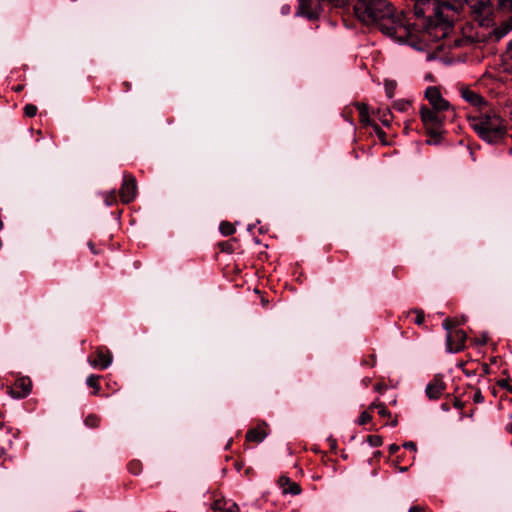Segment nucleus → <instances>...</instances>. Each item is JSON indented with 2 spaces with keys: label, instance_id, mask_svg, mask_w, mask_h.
Wrapping results in <instances>:
<instances>
[{
  "label": "nucleus",
  "instance_id": "obj_39",
  "mask_svg": "<svg viewBox=\"0 0 512 512\" xmlns=\"http://www.w3.org/2000/svg\"><path fill=\"white\" fill-rule=\"evenodd\" d=\"M386 92L389 97H392V88L386 87Z\"/></svg>",
  "mask_w": 512,
  "mask_h": 512
},
{
  "label": "nucleus",
  "instance_id": "obj_7",
  "mask_svg": "<svg viewBox=\"0 0 512 512\" xmlns=\"http://www.w3.org/2000/svg\"><path fill=\"white\" fill-rule=\"evenodd\" d=\"M32 390V381L28 376L18 377L12 385L6 386V392L15 399L26 398Z\"/></svg>",
  "mask_w": 512,
  "mask_h": 512
},
{
  "label": "nucleus",
  "instance_id": "obj_42",
  "mask_svg": "<svg viewBox=\"0 0 512 512\" xmlns=\"http://www.w3.org/2000/svg\"><path fill=\"white\" fill-rule=\"evenodd\" d=\"M507 431L512 434V423L507 425L506 427Z\"/></svg>",
  "mask_w": 512,
  "mask_h": 512
},
{
  "label": "nucleus",
  "instance_id": "obj_28",
  "mask_svg": "<svg viewBox=\"0 0 512 512\" xmlns=\"http://www.w3.org/2000/svg\"><path fill=\"white\" fill-rule=\"evenodd\" d=\"M411 106L409 101H399L394 104V108L400 112L407 111Z\"/></svg>",
  "mask_w": 512,
  "mask_h": 512
},
{
  "label": "nucleus",
  "instance_id": "obj_41",
  "mask_svg": "<svg viewBox=\"0 0 512 512\" xmlns=\"http://www.w3.org/2000/svg\"><path fill=\"white\" fill-rule=\"evenodd\" d=\"M442 409H443L444 411H448V410H449V405H448V404L443 403V404H442Z\"/></svg>",
  "mask_w": 512,
  "mask_h": 512
},
{
  "label": "nucleus",
  "instance_id": "obj_4",
  "mask_svg": "<svg viewBox=\"0 0 512 512\" xmlns=\"http://www.w3.org/2000/svg\"><path fill=\"white\" fill-rule=\"evenodd\" d=\"M420 117L426 134L434 138V143H437L438 139L444 133L445 117L443 116V112L430 109L423 105L420 109Z\"/></svg>",
  "mask_w": 512,
  "mask_h": 512
},
{
  "label": "nucleus",
  "instance_id": "obj_16",
  "mask_svg": "<svg viewBox=\"0 0 512 512\" xmlns=\"http://www.w3.org/2000/svg\"><path fill=\"white\" fill-rule=\"evenodd\" d=\"M356 108L359 113V120L364 125H373L374 123L371 122L369 117V108L368 105L364 103H358L356 104Z\"/></svg>",
  "mask_w": 512,
  "mask_h": 512
},
{
  "label": "nucleus",
  "instance_id": "obj_15",
  "mask_svg": "<svg viewBox=\"0 0 512 512\" xmlns=\"http://www.w3.org/2000/svg\"><path fill=\"white\" fill-rule=\"evenodd\" d=\"M267 436V431L265 427L258 426L252 429H249L246 433V441L261 443Z\"/></svg>",
  "mask_w": 512,
  "mask_h": 512
},
{
  "label": "nucleus",
  "instance_id": "obj_23",
  "mask_svg": "<svg viewBox=\"0 0 512 512\" xmlns=\"http://www.w3.org/2000/svg\"><path fill=\"white\" fill-rule=\"evenodd\" d=\"M367 442L370 444V446L372 447H379L382 445L383 443V440H382V437L378 436V435H369L367 437Z\"/></svg>",
  "mask_w": 512,
  "mask_h": 512
},
{
  "label": "nucleus",
  "instance_id": "obj_21",
  "mask_svg": "<svg viewBox=\"0 0 512 512\" xmlns=\"http://www.w3.org/2000/svg\"><path fill=\"white\" fill-rule=\"evenodd\" d=\"M128 470L133 475H138L142 471V463L138 460H133L128 464Z\"/></svg>",
  "mask_w": 512,
  "mask_h": 512
},
{
  "label": "nucleus",
  "instance_id": "obj_26",
  "mask_svg": "<svg viewBox=\"0 0 512 512\" xmlns=\"http://www.w3.org/2000/svg\"><path fill=\"white\" fill-rule=\"evenodd\" d=\"M503 60L512 67V41L509 43L507 50L503 54Z\"/></svg>",
  "mask_w": 512,
  "mask_h": 512
},
{
  "label": "nucleus",
  "instance_id": "obj_14",
  "mask_svg": "<svg viewBox=\"0 0 512 512\" xmlns=\"http://www.w3.org/2000/svg\"><path fill=\"white\" fill-rule=\"evenodd\" d=\"M512 30V16L502 20L492 31L495 40H500Z\"/></svg>",
  "mask_w": 512,
  "mask_h": 512
},
{
  "label": "nucleus",
  "instance_id": "obj_24",
  "mask_svg": "<svg viewBox=\"0 0 512 512\" xmlns=\"http://www.w3.org/2000/svg\"><path fill=\"white\" fill-rule=\"evenodd\" d=\"M37 106L34 104H26L24 107L25 116L32 118L37 114Z\"/></svg>",
  "mask_w": 512,
  "mask_h": 512
},
{
  "label": "nucleus",
  "instance_id": "obj_6",
  "mask_svg": "<svg viewBox=\"0 0 512 512\" xmlns=\"http://www.w3.org/2000/svg\"><path fill=\"white\" fill-rule=\"evenodd\" d=\"M88 363L94 369L105 370L113 361V355L111 351L105 346H98L95 351L88 356Z\"/></svg>",
  "mask_w": 512,
  "mask_h": 512
},
{
  "label": "nucleus",
  "instance_id": "obj_20",
  "mask_svg": "<svg viewBox=\"0 0 512 512\" xmlns=\"http://www.w3.org/2000/svg\"><path fill=\"white\" fill-rule=\"evenodd\" d=\"M100 417L95 415V414H89L85 420H84V423L87 427H90V428H96L99 426L100 424Z\"/></svg>",
  "mask_w": 512,
  "mask_h": 512
},
{
  "label": "nucleus",
  "instance_id": "obj_44",
  "mask_svg": "<svg viewBox=\"0 0 512 512\" xmlns=\"http://www.w3.org/2000/svg\"><path fill=\"white\" fill-rule=\"evenodd\" d=\"M375 389H376L377 391H381V389H382V388H381V386H380V385H376Z\"/></svg>",
  "mask_w": 512,
  "mask_h": 512
},
{
  "label": "nucleus",
  "instance_id": "obj_10",
  "mask_svg": "<svg viewBox=\"0 0 512 512\" xmlns=\"http://www.w3.org/2000/svg\"><path fill=\"white\" fill-rule=\"evenodd\" d=\"M461 97L470 105L482 110L487 106V101L476 91L470 89L468 86L462 85L459 88Z\"/></svg>",
  "mask_w": 512,
  "mask_h": 512
},
{
  "label": "nucleus",
  "instance_id": "obj_11",
  "mask_svg": "<svg viewBox=\"0 0 512 512\" xmlns=\"http://www.w3.org/2000/svg\"><path fill=\"white\" fill-rule=\"evenodd\" d=\"M446 390V384L440 375H435L434 378L427 384L425 392L429 399L436 400L441 397Z\"/></svg>",
  "mask_w": 512,
  "mask_h": 512
},
{
  "label": "nucleus",
  "instance_id": "obj_25",
  "mask_svg": "<svg viewBox=\"0 0 512 512\" xmlns=\"http://www.w3.org/2000/svg\"><path fill=\"white\" fill-rule=\"evenodd\" d=\"M412 315H415V319H414V322L417 324V325H422L424 323V313L423 311L421 310H418V309H415V310H412L410 312Z\"/></svg>",
  "mask_w": 512,
  "mask_h": 512
},
{
  "label": "nucleus",
  "instance_id": "obj_5",
  "mask_svg": "<svg viewBox=\"0 0 512 512\" xmlns=\"http://www.w3.org/2000/svg\"><path fill=\"white\" fill-rule=\"evenodd\" d=\"M458 325H460L459 321L452 318H446L442 323L443 328L447 331V351L451 353H458L465 348L466 333L461 329H453Z\"/></svg>",
  "mask_w": 512,
  "mask_h": 512
},
{
  "label": "nucleus",
  "instance_id": "obj_43",
  "mask_svg": "<svg viewBox=\"0 0 512 512\" xmlns=\"http://www.w3.org/2000/svg\"><path fill=\"white\" fill-rule=\"evenodd\" d=\"M89 247H90V249H91V251H92L93 253H96V251L94 250V245H93V243H92V242H89Z\"/></svg>",
  "mask_w": 512,
  "mask_h": 512
},
{
  "label": "nucleus",
  "instance_id": "obj_37",
  "mask_svg": "<svg viewBox=\"0 0 512 512\" xmlns=\"http://www.w3.org/2000/svg\"><path fill=\"white\" fill-rule=\"evenodd\" d=\"M399 446L397 444H391L389 446V452L390 454H395L399 450Z\"/></svg>",
  "mask_w": 512,
  "mask_h": 512
},
{
  "label": "nucleus",
  "instance_id": "obj_40",
  "mask_svg": "<svg viewBox=\"0 0 512 512\" xmlns=\"http://www.w3.org/2000/svg\"><path fill=\"white\" fill-rule=\"evenodd\" d=\"M398 424V421L396 418H394L391 422H390V425L395 427L396 425Z\"/></svg>",
  "mask_w": 512,
  "mask_h": 512
},
{
  "label": "nucleus",
  "instance_id": "obj_1",
  "mask_svg": "<svg viewBox=\"0 0 512 512\" xmlns=\"http://www.w3.org/2000/svg\"><path fill=\"white\" fill-rule=\"evenodd\" d=\"M414 13L417 17H426L427 26L441 27L446 31L451 28L458 10L468 6L474 19L480 25H488V16L492 13L491 0H413Z\"/></svg>",
  "mask_w": 512,
  "mask_h": 512
},
{
  "label": "nucleus",
  "instance_id": "obj_9",
  "mask_svg": "<svg viewBox=\"0 0 512 512\" xmlns=\"http://www.w3.org/2000/svg\"><path fill=\"white\" fill-rule=\"evenodd\" d=\"M137 194L136 178L131 174H124L119 195L123 203L132 202Z\"/></svg>",
  "mask_w": 512,
  "mask_h": 512
},
{
  "label": "nucleus",
  "instance_id": "obj_33",
  "mask_svg": "<svg viewBox=\"0 0 512 512\" xmlns=\"http://www.w3.org/2000/svg\"><path fill=\"white\" fill-rule=\"evenodd\" d=\"M403 447L407 450H410L412 452H416L417 448H416V444L412 441H409V442H406L403 444Z\"/></svg>",
  "mask_w": 512,
  "mask_h": 512
},
{
  "label": "nucleus",
  "instance_id": "obj_27",
  "mask_svg": "<svg viewBox=\"0 0 512 512\" xmlns=\"http://www.w3.org/2000/svg\"><path fill=\"white\" fill-rule=\"evenodd\" d=\"M499 9L503 11L512 10V0H497Z\"/></svg>",
  "mask_w": 512,
  "mask_h": 512
},
{
  "label": "nucleus",
  "instance_id": "obj_38",
  "mask_svg": "<svg viewBox=\"0 0 512 512\" xmlns=\"http://www.w3.org/2000/svg\"><path fill=\"white\" fill-rule=\"evenodd\" d=\"M14 91L16 92H20L22 89H23V86L22 85H17L16 87L13 88Z\"/></svg>",
  "mask_w": 512,
  "mask_h": 512
},
{
  "label": "nucleus",
  "instance_id": "obj_3",
  "mask_svg": "<svg viewBox=\"0 0 512 512\" xmlns=\"http://www.w3.org/2000/svg\"><path fill=\"white\" fill-rule=\"evenodd\" d=\"M469 123L477 135L489 144L500 142L507 134L504 121L495 114L485 113L469 117Z\"/></svg>",
  "mask_w": 512,
  "mask_h": 512
},
{
  "label": "nucleus",
  "instance_id": "obj_17",
  "mask_svg": "<svg viewBox=\"0 0 512 512\" xmlns=\"http://www.w3.org/2000/svg\"><path fill=\"white\" fill-rule=\"evenodd\" d=\"M100 379L101 376L96 374H91L86 379L87 386L93 389L92 394L95 396H98L101 390Z\"/></svg>",
  "mask_w": 512,
  "mask_h": 512
},
{
  "label": "nucleus",
  "instance_id": "obj_19",
  "mask_svg": "<svg viewBox=\"0 0 512 512\" xmlns=\"http://www.w3.org/2000/svg\"><path fill=\"white\" fill-rule=\"evenodd\" d=\"M219 230H220L221 234L224 236H230V235L234 234L236 231L233 224L230 222H227V221L221 222V224L219 226Z\"/></svg>",
  "mask_w": 512,
  "mask_h": 512
},
{
  "label": "nucleus",
  "instance_id": "obj_29",
  "mask_svg": "<svg viewBox=\"0 0 512 512\" xmlns=\"http://www.w3.org/2000/svg\"><path fill=\"white\" fill-rule=\"evenodd\" d=\"M497 385L502 389H505L508 392L512 393V384L510 383L509 379H500L497 381Z\"/></svg>",
  "mask_w": 512,
  "mask_h": 512
},
{
  "label": "nucleus",
  "instance_id": "obj_32",
  "mask_svg": "<svg viewBox=\"0 0 512 512\" xmlns=\"http://www.w3.org/2000/svg\"><path fill=\"white\" fill-rule=\"evenodd\" d=\"M474 403H482L484 401V396L482 395L480 389H476L472 396Z\"/></svg>",
  "mask_w": 512,
  "mask_h": 512
},
{
  "label": "nucleus",
  "instance_id": "obj_12",
  "mask_svg": "<svg viewBox=\"0 0 512 512\" xmlns=\"http://www.w3.org/2000/svg\"><path fill=\"white\" fill-rule=\"evenodd\" d=\"M278 485L282 489V493L284 495L291 494L296 496L302 492L300 485L297 482L291 480V478L286 475L279 477Z\"/></svg>",
  "mask_w": 512,
  "mask_h": 512
},
{
  "label": "nucleus",
  "instance_id": "obj_22",
  "mask_svg": "<svg viewBox=\"0 0 512 512\" xmlns=\"http://www.w3.org/2000/svg\"><path fill=\"white\" fill-rule=\"evenodd\" d=\"M372 419V415L370 414V410L363 411L359 418H358V424L359 425H365L369 423Z\"/></svg>",
  "mask_w": 512,
  "mask_h": 512
},
{
  "label": "nucleus",
  "instance_id": "obj_31",
  "mask_svg": "<svg viewBox=\"0 0 512 512\" xmlns=\"http://www.w3.org/2000/svg\"><path fill=\"white\" fill-rule=\"evenodd\" d=\"M376 135L378 136L379 140L383 143H386L385 142V137H386V133L379 127L378 124L374 123L372 125Z\"/></svg>",
  "mask_w": 512,
  "mask_h": 512
},
{
  "label": "nucleus",
  "instance_id": "obj_35",
  "mask_svg": "<svg viewBox=\"0 0 512 512\" xmlns=\"http://www.w3.org/2000/svg\"><path fill=\"white\" fill-rule=\"evenodd\" d=\"M408 512H426L425 509L422 506L415 505L412 506Z\"/></svg>",
  "mask_w": 512,
  "mask_h": 512
},
{
  "label": "nucleus",
  "instance_id": "obj_2",
  "mask_svg": "<svg viewBox=\"0 0 512 512\" xmlns=\"http://www.w3.org/2000/svg\"><path fill=\"white\" fill-rule=\"evenodd\" d=\"M354 12L357 18L400 43H407L414 27L406 22L403 13L396 14L393 5L387 0H356Z\"/></svg>",
  "mask_w": 512,
  "mask_h": 512
},
{
  "label": "nucleus",
  "instance_id": "obj_18",
  "mask_svg": "<svg viewBox=\"0 0 512 512\" xmlns=\"http://www.w3.org/2000/svg\"><path fill=\"white\" fill-rule=\"evenodd\" d=\"M374 408L377 409V412L380 417H382V418H390L391 417V412L387 409V407L385 406L384 403L375 401L369 406V410H372Z\"/></svg>",
  "mask_w": 512,
  "mask_h": 512
},
{
  "label": "nucleus",
  "instance_id": "obj_13",
  "mask_svg": "<svg viewBox=\"0 0 512 512\" xmlns=\"http://www.w3.org/2000/svg\"><path fill=\"white\" fill-rule=\"evenodd\" d=\"M211 509L213 512H239L238 505L235 502L224 498L216 499Z\"/></svg>",
  "mask_w": 512,
  "mask_h": 512
},
{
  "label": "nucleus",
  "instance_id": "obj_30",
  "mask_svg": "<svg viewBox=\"0 0 512 512\" xmlns=\"http://www.w3.org/2000/svg\"><path fill=\"white\" fill-rule=\"evenodd\" d=\"M376 363V356L374 354L369 355L366 358H363L361 364L363 366L373 367Z\"/></svg>",
  "mask_w": 512,
  "mask_h": 512
},
{
  "label": "nucleus",
  "instance_id": "obj_36",
  "mask_svg": "<svg viewBox=\"0 0 512 512\" xmlns=\"http://www.w3.org/2000/svg\"><path fill=\"white\" fill-rule=\"evenodd\" d=\"M453 405L455 408L460 409V410L464 408V402H462L459 399H455Z\"/></svg>",
  "mask_w": 512,
  "mask_h": 512
},
{
  "label": "nucleus",
  "instance_id": "obj_8",
  "mask_svg": "<svg viewBox=\"0 0 512 512\" xmlns=\"http://www.w3.org/2000/svg\"><path fill=\"white\" fill-rule=\"evenodd\" d=\"M425 97L431 107L430 109L445 112L450 108L449 102L443 98L439 88L430 86L425 91Z\"/></svg>",
  "mask_w": 512,
  "mask_h": 512
},
{
  "label": "nucleus",
  "instance_id": "obj_34",
  "mask_svg": "<svg viewBox=\"0 0 512 512\" xmlns=\"http://www.w3.org/2000/svg\"><path fill=\"white\" fill-rule=\"evenodd\" d=\"M332 5L335 7H342L347 3V0H331Z\"/></svg>",
  "mask_w": 512,
  "mask_h": 512
}]
</instances>
